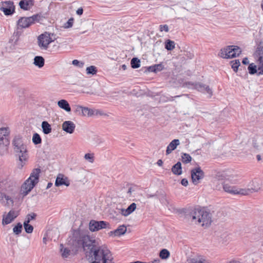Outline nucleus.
I'll return each mask as SVG.
<instances>
[{"label":"nucleus","instance_id":"1","mask_svg":"<svg viewBox=\"0 0 263 263\" xmlns=\"http://www.w3.org/2000/svg\"><path fill=\"white\" fill-rule=\"evenodd\" d=\"M72 245L76 249L83 248L89 250V254L94 259L102 263H114L110 250L105 246H100L95 239L82 233L80 230H74L72 237Z\"/></svg>","mask_w":263,"mask_h":263},{"label":"nucleus","instance_id":"2","mask_svg":"<svg viewBox=\"0 0 263 263\" xmlns=\"http://www.w3.org/2000/svg\"><path fill=\"white\" fill-rule=\"evenodd\" d=\"M187 217L191 221L196 224H200L201 226L208 227L212 222L211 214L200 208H194L189 209L186 213Z\"/></svg>","mask_w":263,"mask_h":263},{"label":"nucleus","instance_id":"3","mask_svg":"<svg viewBox=\"0 0 263 263\" xmlns=\"http://www.w3.org/2000/svg\"><path fill=\"white\" fill-rule=\"evenodd\" d=\"M41 170L39 168H34L30 177L22 185L20 194L23 197L26 196L39 182Z\"/></svg>","mask_w":263,"mask_h":263},{"label":"nucleus","instance_id":"4","mask_svg":"<svg viewBox=\"0 0 263 263\" xmlns=\"http://www.w3.org/2000/svg\"><path fill=\"white\" fill-rule=\"evenodd\" d=\"M17 189L12 183H7L5 187L0 192V202L5 206H10L13 204V195L17 193Z\"/></svg>","mask_w":263,"mask_h":263},{"label":"nucleus","instance_id":"5","mask_svg":"<svg viewBox=\"0 0 263 263\" xmlns=\"http://www.w3.org/2000/svg\"><path fill=\"white\" fill-rule=\"evenodd\" d=\"M12 144L20 161L21 162L26 161L28 158V153L26 146L23 143L22 137L20 136H15L13 140Z\"/></svg>","mask_w":263,"mask_h":263},{"label":"nucleus","instance_id":"6","mask_svg":"<svg viewBox=\"0 0 263 263\" xmlns=\"http://www.w3.org/2000/svg\"><path fill=\"white\" fill-rule=\"evenodd\" d=\"M223 189L225 192L231 194L248 195L254 192H257L259 186L255 188L241 189L235 186H231L224 182L223 184Z\"/></svg>","mask_w":263,"mask_h":263},{"label":"nucleus","instance_id":"7","mask_svg":"<svg viewBox=\"0 0 263 263\" xmlns=\"http://www.w3.org/2000/svg\"><path fill=\"white\" fill-rule=\"evenodd\" d=\"M9 132L8 128H0V154L2 155L7 151V146L9 144L8 139Z\"/></svg>","mask_w":263,"mask_h":263},{"label":"nucleus","instance_id":"8","mask_svg":"<svg viewBox=\"0 0 263 263\" xmlns=\"http://www.w3.org/2000/svg\"><path fill=\"white\" fill-rule=\"evenodd\" d=\"M255 59L258 63L257 75L263 74V43L260 42L258 44L256 50L253 54Z\"/></svg>","mask_w":263,"mask_h":263},{"label":"nucleus","instance_id":"9","mask_svg":"<svg viewBox=\"0 0 263 263\" xmlns=\"http://www.w3.org/2000/svg\"><path fill=\"white\" fill-rule=\"evenodd\" d=\"M41 17V15L38 14L33 15L30 17H21L17 21V26L21 28H28L35 22H39Z\"/></svg>","mask_w":263,"mask_h":263},{"label":"nucleus","instance_id":"10","mask_svg":"<svg viewBox=\"0 0 263 263\" xmlns=\"http://www.w3.org/2000/svg\"><path fill=\"white\" fill-rule=\"evenodd\" d=\"M53 33L45 32L38 37V45L41 49L47 50L50 43L54 41L51 38Z\"/></svg>","mask_w":263,"mask_h":263},{"label":"nucleus","instance_id":"11","mask_svg":"<svg viewBox=\"0 0 263 263\" xmlns=\"http://www.w3.org/2000/svg\"><path fill=\"white\" fill-rule=\"evenodd\" d=\"M185 86L188 88H195L198 90L199 91L202 92H206L210 95L211 97L213 95V92L211 89L209 87V86L204 85L201 83H193L192 82H186L185 83Z\"/></svg>","mask_w":263,"mask_h":263},{"label":"nucleus","instance_id":"12","mask_svg":"<svg viewBox=\"0 0 263 263\" xmlns=\"http://www.w3.org/2000/svg\"><path fill=\"white\" fill-rule=\"evenodd\" d=\"M109 223L105 221H96L91 220L89 223V228L90 231H98L103 229L108 228Z\"/></svg>","mask_w":263,"mask_h":263},{"label":"nucleus","instance_id":"13","mask_svg":"<svg viewBox=\"0 0 263 263\" xmlns=\"http://www.w3.org/2000/svg\"><path fill=\"white\" fill-rule=\"evenodd\" d=\"M191 174L192 182L194 184L198 183L204 177V173L199 166L192 169Z\"/></svg>","mask_w":263,"mask_h":263},{"label":"nucleus","instance_id":"14","mask_svg":"<svg viewBox=\"0 0 263 263\" xmlns=\"http://www.w3.org/2000/svg\"><path fill=\"white\" fill-rule=\"evenodd\" d=\"M0 10L3 11L6 15H10L13 14L15 11V7L13 2L6 1L3 3Z\"/></svg>","mask_w":263,"mask_h":263},{"label":"nucleus","instance_id":"15","mask_svg":"<svg viewBox=\"0 0 263 263\" xmlns=\"http://www.w3.org/2000/svg\"><path fill=\"white\" fill-rule=\"evenodd\" d=\"M18 215L16 211L11 210L6 216L3 217V224H8L11 223Z\"/></svg>","mask_w":263,"mask_h":263},{"label":"nucleus","instance_id":"16","mask_svg":"<svg viewBox=\"0 0 263 263\" xmlns=\"http://www.w3.org/2000/svg\"><path fill=\"white\" fill-rule=\"evenodd\" d=\"M75 128V124L71 121H64L62 124L63 130L70 134L73 133Z\"/></svg>","mask_w":263,"mask_h":263},{"label":"nucleus","instance_id":"17","mask_svg":"<svg viewBox=\"0 0 263 263\" xmlns=\"http://www.w3.org/2000/svg\"><path fill=\"white\" fill-rule=\"evenodd\" d=\"M70 184L69 181L67 177H64V175L59 174L56 178L55 182V185L56 186H60L63 185H65L66 186H68Z\"/></svg>","mask_w":263,"mask_h":263},{"label":"nucleus","instance_id":"18","mask_svg":"<svg viewBox=\"0 0 263 263\" xmlns=\"http://www.w3.org/2000/svg\"><path fill=\"white\" fill-rule=\"evenodd\" d=\"M76 112H78L79 115L84 116H87L88 117L91 116L94 114V111L92 109H89L88 107H83L81 106H77Z\"/></svg>","mask_w":263,"mask_h":263},{"label":"nucleus","instance_id":"19","mask_svg":"<svg viewBox=\"0 0 263 263\" xmlns=\"http://www.w3.org/2000/svg\"><path fill=\"white\" fill-rule=\"evenodd\" d=\"M232 48L229 47V46L227 48H224L220 50L219 55L223 59H230L234 58V57H231L233 54V50H231Z\"/></svg>","mask_w":263,"mask_h":263},{"label":"nucleus","instance_id":"20","mask_svg":"<svg viewBox=\"0 0 263 263\" xmlns=\"http://www.w3.org/2000/svg\"><path fill=\"white\" fill-rule=\"evenodd\" d=\"M137 205L135 203L133 202L130 204L126 209H119L120 213L124 216H127L132 214L136 209Z\"/></svg>","mask_w":263,"mask_h":263},{"label":"nucleus","instance_id":"21","mask_svg":"<svg viewBox=\"0 0 263 263\" xmlns=\"http://www.w3.org/2000/svg\"><path fill=\"white\" fill-rule=\"evenodd\" d=\"M33 0H21L19 2L20 8L24 10H28L31 7L33 6Z\"/></svg>","mask_w":263,"mask_h":263},{"label":"nucleus","instance_id":"22","mask_svg":"<svg viewBox=\"0 0 263 263\" xmlns=\"http://www.w3.org/2000/svg\"><path fill=\"white\" fill-rule=\"evenodd\" d=\"M179 144L180 141L179 139H174L172 140L167 146L166 154L168 155L171 153L172 152L175 150Z\"/></svg>","mask_w":263,"mask_h":263},{"label":"nucleus","instance_id":"23","mask_svg":"<svg viewBox=\"0 0 263 263\" xmlns=\"http://www.w3.org/2000/svg\"><path fill=\"white\" fill-rule=\"evenodd\" d=\"M126 227L124 225L120 226L116 230L110 231L109 233V236L114 235L115 236H120L123 235L126 232Z\"/></svg>","mask_w":263,"mask_h":263},{"label":"nucleus","instance_id":"24","mask_svg":"<svg viewBox=\"0 0 263 263\" xmlns=\"http://www.w3.org/2000/svg\"><path fill=\"white\" fill-rule=\"evenodd\" d=\"M33 64L39 68H42L45 64V59L42 56L37 55L34 58Z\"/></svg>","mask_w":263,"mask_h":263},{"label":"nucleus","instance_id":"25","mask_svg":"<svg viewBox=\"0 0 263 263\" xmlns=\"http://www.w3.org/2000/svg\"><path fill=\"white\" fill-rule=\"evenodd\" d=\"M59 107L67 112L71 111V108L68 101L64 99H62L58 102Z\"/></svg>","mask_w":263,"mask_h":263},{"label":"nucleus","instance_id":"26","mask_svg":"<svg viewBox=\"0 0 263 263\" xmlns=\"http://www.w3.org/2000/svg\"><path fill=\"white\" fill-rule=\"evenodd\" d=\"M172 172L176 175H180L182 174V167L180 162H177L172 166Z\"/></svg>","mask_w":263,"mask_h":263},{"label":"nucleus","instance_id":"27","mask_svg":"<svg viewBox=\"0 0 263 263\" xmlns=\"http://www.w3.org/2000/svg\"><path fill=\"white\" fill-rule=\"evenodd\" d=\"M41 126L44 134L47 135L51 132V125L48 123L47 121H43Z\"/></svg>","mask_w":263,"mask_h":263},{"label":"nucleus","instance_id":"28","mask_svg":"<svg viewBox=\"0 0 263 263\" xmlns=\"http://www.w3.org/2000/svg\"><path fill=\"white\" fill-rule=\"evenodd\" d=\"M60 251L63 258H67L70 255V250L67 248H64L63 244L60 245Z\"/></svg>","mask_w":263,"mask_h":263},{"label":"nucleus","instance_id":"29","mask_svg":"<svg viewBox=\"0 0 263 263\" xmlns=\"http://www.w3.org/2000/svg\"><path fill=\"white\" fill-rule=\"evenodd\" d=\"M229 47L232 48L231 50H233V54L231 55V57H234L235 58L236 57L239 56L241 54V50L240 48L238 46L231 45L229 46Z\"/></svg>","mask_w":263,"mask_h":263},{"label":"nucleus","instance_id":"30","mask_svg":"<svg viewBox=\"0 0 263 263\" xmlns=\"http://www.w3.org/2000/svg\"><path fill=\"white\" fill-rule=\"evenodd\" d=\"M170 256V253L166 249H162L159 252V257L162 259H167Z\"/></svg>","mask_w":263,"mask_h":263},{"label":"nucleus","instance_id":"31","mask_svg":"<svg viewBox=\"0 0 263 263\" xmlns=\"http://www.w3.org/2000/svg\"><path fill=\"white\" fill-rule=\"evenodd\" d=\"M130 65L133 68H138L140 66V61L137 58H133L130 61Z\"/></svg>","mask_w":263,"mask_h":263},{"label":"nucleus","instance_id":"32","mask_svg":"<svg viewBox=\"0 0 263 263\" xmlns=\"http://www.w3.org/2000/svg\"><path fill=\"white\" fill-rule=\"evenodd\" d=\"M175 42L170 40H167L165 43V48L168 51H171L175 48Z\"/></svg>","mask_w":263,"mask_h":263},{"label":"nucleus","instance_id":"33","mask_svg":"<svg viewBox=\"0 0 263 263\" xmlns=\"http://www.w3.org/2000/svg\"><path fill=\"white\" fill-rule=\"evenodd\" d=\"M32 142L35 145L39 144L42 143V139L39 134L34 133L33 135Z\"/></svg>","mask_w":263,"mask_h":263},{"label":"nucleus","instance_id":"34","mask_svg":"<svg viewBox=\"0 0 263 263\" xmlns=\"http://www.w3.org/2000/svg\"><path fill=\"white\" fill-rule=\"evenodd\" d=\"M24 227L27 233H31L33 230V227L31 224H29L28 221H25L24 222Z\"/></svg>","mask_w":263,"mask_h":263},{"label":"nucleus","instance_id":"35","mask_svg":"<svg viewBox=\"0 0 263 263\" xmlns=\"http://www.w3.org/2000/svg\"><path fill=\"white\" fill-rule=\"evenodd\" d=\"M86 73L87 74L94 75L97 72V67L95 66H90L86 68Z\"/></svg>","mask_w":263,"mask_h":263},{"label":"nucleus","instance_id":"36","mask_svg":"<svg viewBox=\"0 0 263 263\" xmlns=\"http://www.w3.org/2000/svg\"><path fill=\"white\" fill-rule=\"evenodd\" d=\"M181 158L182 161L183 163H188L192 160L191 156L186 153H183Z\"/></svg>","mask_w":263,"mask_h":263},{"label":"nucleus","instance_id":"37","mask_svg":"<svg viewBox=\"0 0 263 263\" xmlns=\"http://www.w3.org/2000/svg\"><path fill=\"white\" fill-rule=\"evenodd\" d=\"M248 69L250 74H254L257 72V66L253 63L249 64Z\"/></svg>","mask_w":263,"mask_h":263},{"label":"nucleus","instance_id":"38","mask_svg":"<svg viewBox=\"0 0 263 263\" xmlns=\"http://www.w3.org/2000/svg\"><path fill=\"white\" fill-rule=\"evenodd\" d=\"M22 230V224L18 222L17 224L13 228V233L16 235H19Z\"/></svg>","mask_w":263,"mask_h":263},{"label":"nucleus","instance_id":"39","mask_svg":"<svg viewBox=\"0 0 263 263\" xmlns=\"http://www.w3.org/2000/svg\"><path fill=\"white\" fill-rule=\"evenodd\" d=\"M232 68L235 72H237L238 68L240 66V62L239 60H234L231 61Z\"/></svg>","mask_w":263,"mask_h":263},{"label":"nucleus","instance_id":"40","mask_svg":"<svg viewBox=\"0 0 263 263\" xmlns=\"http://www.w3.org/2000/svg\"><path fill=\"white\" fill-rule=\"evenodd\" d=\"M74 19L72 17L69 18L68 21L64 24V27L65 28H69L73 25Z\"/></svg>","mask_w":263,"mask_h":263},{"label":"nucleus","instance_id":"41","mask_svg":"<svg viewBox=\"0 0 263 263\" xmlns=\"http://www.w3.org/2000/svg\"><path fill=\"white\" fill-rule=\"evenodd\" d=\"M253 145L254 148H255L257 150H261L263 147V145H260L258 144L257 140L253 139Z\"/></svg>","mask_w":263,"mask_h":263},{"label":"nucleus","instance_id":"42","mask_svg":"<svg viewBox=\"0 0 263 263\" xmlns=\"http://www.w3.org/2000/svg\"><path fill=\"white\" fill-rule=\"evenodd\" d=\"M84 158L90 162H92L94 160L93 155L89 153L86 154L84 156Z\"/></svg>","mask_w":263,"mask_h":263},{"label":"nucleus","instance_id":"43","mask_svg":"<svg viewBox=\"0 0 263 263\" xmlns=\"http://www.w3.org/2000/svg\"><path fill=\"white\" fill-rule=\"evenodd\" d=\"M155 68L156 69V72L161 71L164 69V65H163L161 63L159 64L154 65Z\"/></svg>","mask_w":263,"mask_h":263},{"label":"nucleus","instance_id":"44","mask_svg":"<svg viewBox=\"0 0 263 263\" xmlns=\"http://www.w3.org/2000/svg\"><path fill=\"white\" fill-rule=\"evenodd\" d=\"M36 216V215L35 213H32L31 214H28L27 216V220H26L25 221H28V223H29L31 220L35 219Z\"/></svg>","mask_w":263,"mask_h":263},{"label":"nucleus","instance_id":"45","mask_svg":"<svg viewBox=\"0 0 263 263\" xmlns=\"http://www.w3.org/2000/svg\"><path fill=\"white\" fill-rule=\"evenodd\" d=\"M160 31H164L166 32H168L169 29L167 25H161L159 26Z\"/></svg>","mask_w":263,"mask_h":263},{"label":"nucleus","instance_id":"46","mask_svg":"<svg viewBox=\"0 0 263 263\" xmlns=\"http://www.w3.org/2000/svg\"><path fill=\"white\" fill-rule=\"evenodd\" d=\"M72 63L73 65L78 66L79 67H82L83 65V63H80L78 60H74L72 61Z\"/></svg>","mask_w":263,"mask_h":263},{"label":"nucleus","instance_id":"47","mask_svg":"<svg viewBox=\"0 0 263 263\" xmlns=\"http://www.w3.org/2000/svg\"><path fill=\"white\" fill-rule=\"evenodd\" d=\"M181 183L182 185L186 186L188 185L189 182L186 178H183L181 180Z\"/></svg>","mask_w":263,"mask_h":263},{"label":"nucleus","instance_id":"48","mask_svg":"<svg viewBox=\"0 0 263 263\" xmlns=\"http://www.w3.org/2000/svg\"><path fill=\"white\" fill-rule=\"evenodd\" d=\"M147 70L149 72H155V73L156 72V69L155 68L154 65L148 67L147 68Z\"/></svg>","mask_w":263,"mask_h":263},{"label":"nucleus","instance_id":"49","mask_svg":"<svg viewBox=\"0 0 263 263\" xmlns=\"http://www.w3.org/2000/svg\"><path fill=\"white\" fill-rule=\"evenodd\" d=\"M190 263H204V262H203L202 261H201L200 260L193 258L191 259Z\"/></svg>","mask_w":263,"mask_h":263},{"label":"nucleus","instance_id":"50","mask_svg":"<svg viewBox=\"0 0 263 263\" xmlns=\"http://www.w3.org/2000/svg\"><path fill=\"white\" fill-rule=\"evenodd\" d=\"M76 13L79 15H82L83 14V8H79L77 10Z\"/></svg>","mask_w":263,"mask_h":263},{"label":"nucleus","instance_id":"51","mask_svg":"<svg viewBox=\"0 0 263 263\" xmlns=\"http://www.w3.org/2000/svg\"><path fill=\"white\" fill-rule=\"evenodd\" d=\"M242 63L244 65H248V64H249V60H248V58H243V60H242Z\"/></svg>","mask_w":263,"mask_h":263},{"label":"nucleus","instance_id":"52","mask_svg":"<svg viewBox=\"0 0 263 263\" xmlns=\"http://www.w3.org/2000/svg\"><path fill=\"white\" fill-rule=\"evenodd\" d=\"M160 261V259L158 258L154 259L153 261L147 262V263H159Z\"/></svg>","mask_w":263,"mask_h":263},{"label":"nucleus","instance_id":"53","mask_svg":"<svg viewBox=\"0 0 263 263\" xmlns=\"http://www.w3.org/2000/svg\"><path fill=\"white\" fill-rule=\"evenodd\" d=\"M256 183V185H254V187H253V188H255L256 187H257V186H259V189H258V191H258L259 190V189H260V185L259 183H258V182H257V181H253V184H254V183Z\"/></svg>","mask_w":263,"mask_h":263},{"label":"nucleus","instance_id":"54","mask_svg":"<svg viewBox=\"0 0 263 263\" xmlns=\"http://www.w3.org/2000/svg\"><path fill=\"white\" fill-rule=\"evenodd\" d=\"M147 198H152V197H157V195L156 194H147Z\"/></svg>","mask_w":263,"mask_h":263},{"label":"nucleus","instance_id":"55","mask_svg":"<svg viewBox=\"0 0 263 263\" xmlns=\"http://www.w3.org/2000/svg\"><path fill=\"white\" fill-rule=\"evenodd\" d=\"M159 199L160 201L162 203H164V201H166L165 196H163L161 198H159Z\"/></svg>","mask_w":263,"mask_h":263},{"label":"nucleus","instance_id":"56","mask_svg":"<svg viewBox=\"0 0 263 263\" xmlns=\"http://www.w3.org/2000/svg\"><path fill=\"white\" fill-rule=\"evenodd\" d=\"M157 164L159 166H162V164H163V161H162V160L161 159H159V160H158V161H157Z\"/></svg>","mask_w":263,"mask_h":263},{"label":"nucleus","instance_id":"57","mask_svg":"<svg viewBox=\"0 0 263 263\" xmlns=\"http://www.w3.org/2000/svg\"><path fill=\"white\" fill-rule=\"evenodd\" d=\"M52 185V183L51 182H49L48 184H47V187H46V189H48L49 188H50Z\"/></svg>","mask_w":263,"mask_h":263},{"label":"nucleus","instance_id":"58","mask_svg":"<svg viewBox=\"0 0 263 263\" xmlns=\"http://www.w3.org/2000/svg\"><path fill=\"white\" fill-rule=\"evenodd\" d=\"M122 68L123 70H126V68H127V67H126V66L125 64H123V65H122Z\"/></svg>","mask_w":263,"mask_h":263},{"label":"nucleus","instance_id":"59","mask_svg":"<svg viewBox=\"0 0 263 263\" xmlns=\"http://www.w3.org/2000/svg\"><path fill=\"white\" fill-rule=\"evenodd\" d=\"M228 263H240V262L236 261V260H232Z\"/></svg>","mask_w":263,"mask_h":263},{"label":"nucleus","instance_id":"60","mask_svg":"<svg viewBox=\"0 0 263 263\" xmlns=\"http://www.w3.org/2000/svg\"><path fill=\"white\" fill-rule=\"evenodd\" d=\"M256 158L258 161L261 160V156L259 155H257Z\"/></svg>","mask_w":263,"mask_h":263},{"label":"nucleus","instance_id":"61","mask_svg":"<svg viewBox=\"0 0 263 263\" xmlns=\"http://www.w3.org/2000/svg\"><path fill=\"white\" fill-rule=\"evenodd\" d=\"M132 193V188L129 187L127 193L130 194Z\"/></svg>","mask_w":263,"mask_h":263},{"label":"nucleus","instance_id":"62","mask_svg":"<svg viewBox=\"0 0 263 263\" xmlns=\"http://www.w3.org/2000/svg\"><path fill=\"white\" fill-rule=\"evenodd\" d=\"M91 263H100V261L95 260L94 261H92Z\"/></svg>","mask_w":263,"mask_h":263},{"label":"nucleus","instance_id":"63","mask_svg":"<svg viewBox=\"0 0 263 263\" xmlns=\"http://www.w3.org/2000/svg\"><path fill=\"white\" fill-rule=\"evenodd\" d=\"M43 241L44 243H46V238L45 237L43 238Z\"/></svg>","mask_w":263,"mask_h":263},{"label":"nucleus","instance_id":"64","mask_svg":"<svg viewBox=\"0 0 263 263\" xmlns=\"http://www.w3.org/2000/svg\"><path fill=\"white\" fill-rule=\"evenodd\" d=\"M261 8H262V10H263V0H262V2H261Z\"/></svg>","mask_w":263,"mask_h":263}]
</instances>
